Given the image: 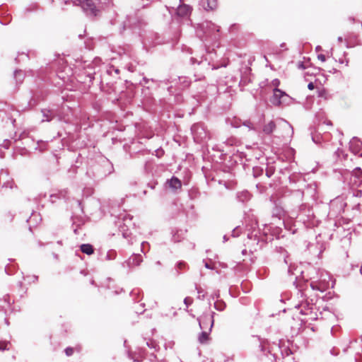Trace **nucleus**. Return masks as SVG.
<instances>
[{
    "mask_svg": "<svg viewBox=\"0 0 362 362\" xmlns=\"http://www.w3.org/2000/svg\"><path fill=\"white\" fill-rule=\"evenodd\" d=\"M310 286L313 290H317L321 292H324L330 286L333 287V283L330 284L329 281H327V279L325 277L317 282L311 283Z\"/></svg>",
    "mask_w": 362,
    "mask_h": 362,
    "instance_id": "3",
    "label": "nucleus"
},
{
    "mask_svg": "<svg viewBox=\"0 0 362 362\" xmlns=\"http://www.w3.org/2000/svg\"><path fill=\"white\" fill-rule=\"evenodd\" d=\"M146 244H147V243L143 242L142 244H141V246L144 247Z\"/></svg>",
    "mask_w": 362,
    "mask_h": 362,
    "instance_id": "38",
    "label": "nucleus"
},
{
    "mask_svg": "<svg viewBox=\"0 0 362 362\" xmlns=\"http://www.w3.org/2000/svg\"><path fill=\"white\" fill-rule=\"evenodd\" d=\"M81 250L86 255H91L93 253V246L90 244H83L81 245Z\"/></svg>",
    "mask_w": 362,
    "mask_h": 362,
    "instance_id": "14",
    "label": "nucleus"
},
{
    "mask_svg": "<svg viewBox=\"0 0 362 362\" xmlns=\"http://www.w3.org/2000/svg\"><path fill=\"white\" fill-rule=\"evenodd\" d=\"M142 261L141 257L139 255H134L132 256L128 262L129 266H137Z\"/></svg>",
    "mask_w": 362,
    "mask_h": 362,
    "instance_id": "12",
    "label": "nucleus"
},
{
    "mask_svg": "<svg viewBox=\"0 0 362 362\" xmlns=\"http://www.w3.org/2000/svg\"><path fill=\"white\" fill-rule=\"evenodd\" d=\"M16 78H18L20 76H22L23 74L21 71H16L14 73Z\"/></svg>",
    "mask_w": 362,
    "mask_h": 362,
    "instance_id": "24",
    "label": "nucleus"
},
{
    "mask_svg": "<svg viewBox=\"0 0 362 362\" xmlns=\"http://www.w3.org/2000/svg\"><path fill=\"white\" fill-rule=\"evenodd\" d=\"M326 312H329V310H326V309H324V313H325V314H324V315H326Z\"/></svg>",
    "mask_w": 362,
    "mask_h": 362,
    "instance_id": "41",
    "label": "nucleus"
},
{
    "mask_svg": "<svg viewBox=\"0 0 362 362\" xmlns=\"http://www.w3.org/2000/svg\"><path fill=\"white\" fill-rule=\"evenodd\" d=\"M196 289H197V292H198V293H199L198 298H204V294L203 293V294L202 295V296H201V295H200V294L202 293V288H201L200 287H197V286H196Z\"/></svg>",
    "mask_w": 362,
    "mask_h": 362,
    "instance_id": "21",
    "label": "nucleus"
},
{
    "mask_svg": "<svg viewBox=\"0 0 362 362\" xmlns=\"http://www.w3.org/2000/svg\"><path fill=\"white\" fill-rule=\"evenodd\" d=\"M0 349H1V347H0ZM6 349V347L2 348V349Z\"/></svg>",
    "mask_w": 362,
    "mask_h": 362,
    "instance_id": "46",
    "label": "nucleus"
},
{
    "mask_svg": "<svg viewBox=\"0 0 362 362\" xmlns=\"http://www.w3.org/2000/svg\"><path fill=\"white\" fill-rule=\"evenodd\" d=\"M209 320L211 322V325H210V329H211V327H213V325H214L213 316L209 317Z\"/></svg>",
    "mask_w": 362,
    "mask_h": 362,
    "instance_id": "28",
    "label": "nucleus"
},
{
    "mask_svg": "<svg viewBox=\"0 0 362 362\" xmlns=\"http://www.w3.org/2000/svg\"><path fill=\"white\" fill-rule=\"evenodd\" d=\"M13 182H7L6 183H5L4 185V187H9L11 189H12L13 187Z\"/></svg>",
    "mask_w": 362,
    "mask_h": 362,
    "instance_id": "22",
    "label": "nucleus"
},
{
    "mask_svg": "<svg viewBox=\"0 0 362 362\" xmlns=\"http://www.w3.org/2000/svg\"><path fill=\"white\" fill-rule=\"evenodd\" d=\"M198 341L200 344H206L209 341V335L207 332H202L198 337Z\"/></svg>",
    "mask_w": 362,
    "mask_h": 362,
    "instance_id": "13",
    "label": "nucleus"
},
{
    "mask_svg": "<svg viewBox=\"0 0 362 362\" xmlns=\"http://www.w3.org/2000/svg\"><path fill=\"white\" fill-rule=\"evenodd\" d=\"M190 13V7L187 5H181L177 9V13L180 16H187Z\"/></svg>",
    "mask_w": 362,
    "mask_h": 362,
    "instance_id": "10",
    "label": "nucleus"
},
{
    "mask_svg": "<svg viewBox=\"0 0 362 362\" xmlns=\"http://www.w3.org/2000/svg\"><path fill=\"white\" fill-rule=\"evenodd\" d=\"M132 220V216L130 215H126L124 216V221L127 222L128 221H131Z\"/></svg>",
    "mask_w": 362,
    "mask_h": 362,
    "instance_id": "27",
    "label": "nucleus"
},
{
    "mask_svg": "<svg viewBox=\"0 0 362 362\" xmlns=\"http://www.w3.org/2000/svg\"><path fill=\"white\" fill-rule=\"evenodd\" d=\"M238 228H235L233 231V236H238V233H236Z\"/></svg>",
    "mask_w": 362,
    "mask_h": 362,
    "instance_id": "30",
    "label": "nucleus"
},
{
    "mask_svg": "<svg viewBox=\"0 0 362 362\" xmlns=\"http://www.w3.org/2000/svg\"><path fill=\"white\" fill-rule=\"evenodd\" d=\"M349 148L351 152L354 154H358L362 157V142L356 137H354L349 142Z\"/></svg>",
    "mask_w": 362,
    "mask_h": 362,
    "instance_id": "4",
    "label": "nucleus"
},
{
    "mask_svg": "<svg viewBox=\"0 0 362 362\" xmlns=\"http://www.w3.org/2000/svg\"><path fill=\"white\" fill-rule=\"evenodd\" d=\"M296 308L300 310V313H301L302 315H307L312 312V307H310L306 303H302L296 305Z\"/></svg>",
    "mask_w": 362,
    "mask_h": 362,
    "instance_id": "8",
    "label": "nucleus"
},
{
    "mask_svg": "<svg viewBox=\"0 0 362 362\" xmlns=\"http://www.w3.org/2000/svg\"><path fill=\"white\" fill-rule=\"evenodd\" d=\"M338 40H339V42H341V41H342V37H338Z\"/></svg>",
    "mask_w": 362,
    "mask_h": 362,
    "instance_id": "39",
    "label": "nucleus"
},
{
    "mask_svg": "<svg viewBox=\"0 0 362 362\" xmlns=\"http://www.w3.org/2000/svg\"><path fill=\"white\" fill-rule=\"evenodd\" d=\"M361 194H362L361 191H358V192H357V193H356V196H357V197H361Z\"/></svg>",
    "mask_w": 362,
    "mask_h": 362,
    "instance_id": "35",
    "label": "nucleus"
},
{
    "mask_svg": "<svg viewBox=\"0 0 362 362\" xmlns=\"http://www.w3.org/2000/svg\"><path fill=\"white\" fill-rule=\"evenodd\" d=\"M271 175H272V173H271L270 171L267 170V175L268 177H270V176H271Z\"/></svg>",
    "mask_w": 362,
    "mask_h": 362,
    "instance_id": "36",
    "label": "nucleus"
},
{
    "mask_svg": "<svg viewBox=\"0 0 362 362\" xmlns=\"http://www.w3.org/2000/svg\"><path fill=\"white\" fill-rule=\"evenodd\" d=\"M315 49H316V51H317V52L322 50V47L320 46H317Z\"/></svg>",
    "mask_w": 362,
    "mask_h": 362,
    "instance_id": "34",
    "label": "nucleus"
},
{
    "mask_svg": "<svg viewBox=\"0 0 362 362\" xmlns=\"http://www.w3.org/2000/svg\"><path fill=\"white\" fill-rule=\"evenodd\" d=\"M193 302V299L190 297H186L184 299V303L186 305L187 308H188L189 305H190Z\"/></svg>",
    "mask_w": 362,
    "mask_h": 362,
    "instance_id": "18",
    "label": "nucleus"
},
{
    "mask_svg": "<svg viewBox=\"0 0 362 362\" xmlns=\"http://www.w3.org/2000/svg\"><path fill=\"white\" fill-rule=\"evenodd\" d=\"M180 79H184L183 83H185V84L184 85L185 87H187L189 86V83L185 81V78H181Z\"/></svg>",
    "mask_w": 362,
    "mask_h": 362,
    "instance_id": "31",
    "label": "nucleus"
},
{
    "mask_svg": "<svg viewBox=\"0 0 362 362\" xmlns=\"http://www.w3.org/2000/svg\"><path fill=\"white\" fill-rule=\"evenodd\" d=\"M327 124H328V125H331V122H327Z\"/></svg>",
    "mask_w": 362,
    "mask_h": 362,
    "instance_id": "43",
    "label": "nucleus"
},
{
    "mask_svg": "<svg viewBox=\"0 0 362 362\" xmlns=\"http://www.w3.org/2000/svg\"><path fill=\"white\" fill-rule=\"evenodd\" d=\"M202 27L204 28H206L207 29V32H211V30H216V31H218V27L216 25H215L214 23H209V22H206L204 23H203L202 25Z\"/></svg>",
    "mask_w": 362,
    "mask_h": 362,
    "instance_id": "15",
    "label": "nucleus"
},
{
    "mask_svg": "<svg viewBox=\"0 0 362 362\" xmlns=\"http://www.w3.org/2000/svg\"><path fill=\"white\" fill-rule=\"evenodd\" d=\"M259 348L262 351H264V345H263L262 342H260Z\"/></svg>",
    "mask_w": 362,
    "mask_h": 362,
    "instance_id": "32",
    "label": "nucleus"
},
{
    "mask_svg": "<svg viewBox=\"0 0 362 362\" xmlns=\"http://www.w3.org/2000/svg\"><path fill=\"white\" fill-rule=\"evenodd\" d=\"M72 3L74 5L81 6L83 11L89 16H96L99 11L92 0H75L72 1Z\"/></svg>",
    "mask_w": 362,
    "mask_h": 362,
    "instance_id": "1",
    "label": "nucleus"
},
{
    "mask_svg": "<svg viewBox=\"0 0 362 362\" xmlns=\"http://www.w3.org/2000/svg\"><path fill=\"white\" fill-rule=\"evenodd\" d=\"M326 276H327V278L329 279H330V276L328 275V274H326Z\"/></svg>",
    "mask_w": 362,
    "mask_h": 362,
    "instance_id": "42",
    "label": "nucleus"
},
{
    "mask_svg": "<svg viewBox=\"0 0 362 362\" xmlns=\"http://www.w3.org/2000/svg\"><path fill=\"white\" fill-rule=\"evenodd\" d=\"M214 307L218 310H223L224 309L225 305L222 303L216 302L214 303Z\"/></svg>",
    "mask_w": 362,
    "mask_h": 362,
    "instance_id": "17",
    "label": "nucleus"
},
{
    "mask_svg": "<svg viewBox=\"0 0 362 362\" xmlns=\"http://www.w3.org/2000/svg\"><path fill=\"white\" fill-rule=\"evenodd\" d=\"M308 88L309 90H313L315 88L314 83L313 82H310L308 85Z\"/></svg>",
    "mask_w": 362,
    "mask_h": 362,
    "instance_id": "26",
    "label": "nucleus"
},
{
    "mask_svg": "<svg viewBox=\"0 0 362 362\" xmlns=\"http://www.w3.org/2000/svg\"><path fill=\"white\" fill-rule=\"evenodd\" d=\"M325 93V91L324 90H322L318 92V95L320 97H322Z\"/></svg>",
    "mask_w": 362,
    "mask_h": 362,
    "instance_id": "29",
    "label": "nucleus"
},
{
    "mask_svg": "<svg viewBox=\"0 0 362 362\" xmlns=\"http://www.w3.org/2000/svg\"><path fill=\"white\" fill-rule=\"evenodd\" d=\"M279 84H280V81L278 78H275V79L272 80L271 82V86H274V88H278V86H279Z\"/></svg>",
    "mask_w": 362,
    "mask_h": 362,
    "instance_id": "19",
    "label": "nucleus"
},
{
    "mask_svg": "<svg viewBox=\"0 0 362 362\" xmlns=\"http://www.w3.org/2000/svg\"><path fill=\"white\" fill-rule=\"evenodd\" d=\"M5 323L6 324V325H9V323H8V320L6 319H5Z\"/></svg>",
    "mask_w": 362,
    "mask_h": 362,
    "instance_id": "40",
    "label": "nucleus"
},
{
    "mask_svg": "<svg viewBox=\"0 0 362 362\" xmlns=\"http://www.w3.org/2000/svg\"><path fill=\"white\" fill-rule=\"evenodd\" d=\"M205 267L207 269H212V267H211L210 265L207 262L205 263Z\"/></svg>",
    "mask_w": 362,
    "mask_h": 362,
    "instance_id": "33",
    "label": "nucleus"
},
{
    "mask_svg": "<svg viewBox=\"0 0 362 362\" xmlns=\"http://www.w3.org/2000/svg\"><path fill=\"white\" fill-rule=\"evenodd\" d=\"M317 59L322 62H325L326 61V57L324 54H319L317 56Z\"/></svg>",
    "mask_w": 362,
    "mask_h": 362,
    "instance_id": "23",
    "label": "nucleus"
},
{
    "mask_svg": "<svg viewBox=\"0 0 362 362\" xmlns=\"http://www.w3.org/2000/svg\"><path fill=\"white\" fill-rule=\"evenodd\" d=\"M351 183L354 186H359L362 183V171L360 168H356L354 170L351 177Z\"/></svg>",
    "mask_w": 362,
    "mask_h": 362,
    "instance_id": "5",
    "label": "nucleus"
},
{
    "mask_svg": "<svg viewBox=\"0 0 362 362\" xmlns=\"http://www.w3.org/2000/svg\"><path fill=\"white\" fill-rule=\"evenodd\" d=\"M275 128V123L273 121H270L269 122L264 125L262 131L266 134H270L274 132Z\"/></svg>",
    "mask_w": 362,
    "mask_h": 362,
    "instance_id": "11",
    "label": "nucleus"
},
{
    "mask_svg": "<svg viewBox=\"0 0 362 362\" xmlns=\"http://www.w3.org/2000/svg\"><path fill=\"white\" fill-rule=\"evenodd\" d=\"M244 125L250 129H254V127L251 126V123L250 122H245Z\"/></svg>",
    "mask_w": 362,
    "mask_h": 362,
    "instance_id": "25",
    "label": "nucleus"
},
{
    "mask_svg": "<svg viewBox=\"0 0 362 362\" xmlns=\"http://www.w3.org/2000/svg\"><path fill=\"white\" fill-rule=\"evenodd\" d=\"M65 353L66 356H70L73 354L74 349L71 347H68L65 349Z\"/></svg>",
    "mask_w": 362,
    "mask_h": 362,
    "instance_id": "20",
    "label": "nucleus"
},
{
    "mask_svg": "<svg viewBox=\"0 0 362 362\" xmlns=\"http://www.w3.org/2000/svg\"><path fill=\"white\" fill-rule=\"evenodd\" d=\"M182 265V263H180V264H179V267H181Z\"/></svg>",
    "mask_w": 362,
    "mask_h": 362,
    "instance_id": "45",
    "label": "nucleus"
},
{
    "mask_svg": "<svg viewBox=\"0 0 362 362\" xmlns=\"http://www.w3.org/2000/svg\"><path fill=\"white\" fill-rule=\"evenodd\" d=\"M274 94L271 98V103L276 106L284 104L289 100L288 95L279 88H274Z\"/></svg>",
    "mask_w": 362,
    "mask_h": 362,
    "instance_id": "2",
    "label": "nucleus"
},
{
    "mask_svg": "<svg viewBox=\"0 0 362 362\" xmlns=\"http://www.w3.org/2000/svg\"><path fill=\"white\" fill-rule=\"evenodd\" d=\"M281 127L285 132L284 134H283V136L287 139L291 138L293 134V127L284 119H281Z\"/></svg>",
    "mask_w": 362,
    "mask_h": 362,
    "instance_id": "6",
    "label": "nucleus"
},
{
    "mask_svg": "<svg viewBox=\"0 0 362 362\" xmlns=\"http://www.w3.org/2000/svg\"><path fill=\"white\" fill-rule=\"evenodd\" d=\"M168 184L173 189H180L182 186L180 180L175 177H173L170 180H168Z\"/></svg>",
    "mask_w": 362,
    "mask_h": 362,
    "instance_id": "9",
    "label": "nucleus"
},
{
    "mask_svg": "<svg viewBox=\"0 0 362 362\" xmlns=\"http://www.w3.org/2000/svg\"><path fill=\"white\" fill-rule=\"evenodd\" d=\"M224 240H226V235L223 237Z\"/></svg>",
    "mask_w": 362,
    "mask_h": 362,
    "instance_id": "44",
    "label": "nucleus"
},
{
    "mask_svg": "<svg viewBox=\"0 0 362 362\" xmlns=\"http://www.w3.org/2000/svg\"><path fill=\"white\" fill-rule=\"evenodd\" d=\"M201 6L206 11L214 10L217 6L216 0H201Z\"/></svg>",
    "mask_w": 362,
    "mask_h": 362,
    "instance_id": "7",
    "label": "nucleus"
},
{
    "mask_svg": "<svg viewBox=\"0 0 362 362\" xmlns=\"http://www.w3.org/2000/svg\"><path fill=\"white\" fill-rule=\"evenodd\" d=\"M42 115H43V119H42V122H45V121H50L51 119H52V112L50 110H42Z\"/></svg>",
    "mask_w": 362,
    "mask_h": 362,
    "instance_id": "16",
    "label": "nucleus"
},
{
    "mask_svg": "<svg viewBox=\"0 0 362 362\" xmlns=\"http://www.w3.org/2000/svg\"><path fill=\"white\" fill-rule=\"evenodd\" d=\"M199 326L202 329H203V326H202V322L201 321H199Z\"/></svg>",
    "mask_w": 362,
    "mask_h": 362,
    "instance_id": "37",
    "label": "nucleus"
}]
</instances>
